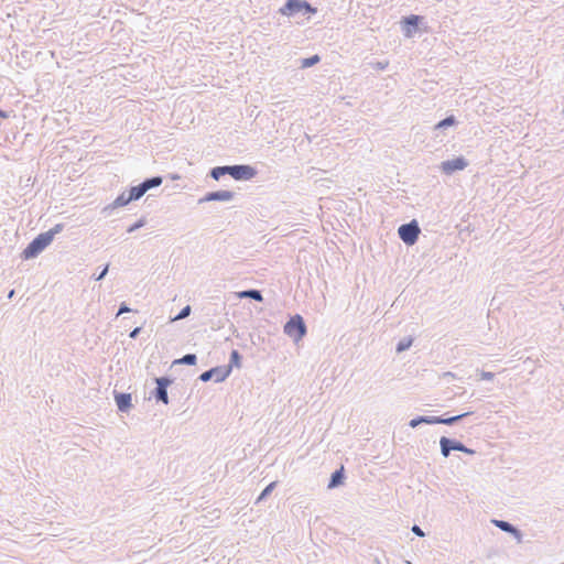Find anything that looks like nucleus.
Wrapping results in <instances>:
<instances>
[{"mask_svg":"<svg viewBox=\"0 0 564 564\" xmlns=\"http://www.w3.org/2000/svg\"><path fill=\"white\" fill-rule=\"evenodd\" d=\"M278 12L288 18H294L299 14L311 17L317 13V8L313 7L307 0H286Z\"/></svg>","mask_w":564,"mask_h":564,"instance_id":"1","label":"nucleus"},{"mask_svg":"<svg viewBox=\"0 0 564 564\" xmlns=\"http://www.w3.org/2000/svg\"><path fill=\"white\" fill-rule=\"evenodd\" d=\"M52 240L50 236L45 232L39 234L34 239H32L28 246L21 252L22 260H31L36 258L40 253H42L50 245Z\"/></svg>","mask_w":564,"mask_h":564,"instance_id":"2","label":"nucleus"},{"mask_svg":"<svg viewBox=\"0 0 564 564\" xmlns=\"http://www.w3.org/2000/svg\"><path fill=\"white\" fill-rule=\"evenodd\" d=\"M400 24L402 33L406 39L413 37L416 33L421 31L426 32L429 29L425 22V18L419 14H410L403 17Z\"/></svg>","mask_w":564,"mask_h":564,"instance_id":"3","label":"nucleus"},{"mask_svg":"<svg viewBox=\"0 0 564 564\" xmlns=\"http://www.w3.org/2000/svg\"><path fill=\"white\" fill-rule=\"evenodd\" d=\"M283 332L295 343L300 341L307 333L304 318L300 314L290 316L283 326Z\"/></svg>","mask_w":564,"mask_h":564,"instance_id":"4","label":"nucleus"},{"mask_svg":"<svg viewBox=\"0 0 564 564\" xmlns=\"http://www.w3.org/2000/svg\"><path fill=\"white\" fill-rule=\"evenodd\" d=\"M156 387L151 391L150 397L153 398L158 403L169 404L167 389L174 382V378L171 376L155 377L153 379Z\"/></svg>","mask_w":564,"mask_h":564,"instance_id":"5","label":"nucleus"},{"mask_svg":"<svg viewBox=\"0 0 564 564\" xmlns=\"http://www.w3.org/2000/svg\"><path fill=\"white\" fill-rule=\"evenodd\" d=\"M440 447L441 454L445 458L449 457L453 451L463 452L467 455L476 454L475 449L467 447L463 442L447 436H442L440 438Z\"/></svg>","mask_w":564,"mask_h":564,"instance_id":"6","label":"nucleus"},{"mask_svg":"<svg viewBox=\"0 0 564 564\" xmlns=\"http://www.w3.org/2000/svg\"><path fill=\"white\" fill-rule=\"evenodd\" d=\"M421 228L416 219L402 224L398 228L399 238L406 245L413 246L419 240Z\"/></svg>","mask_w":564,"mask_h":564,"instance_id":"7","label":"nucleus"},{"mask_svg":"<svg viewBox=\"0 0 564 564\" xmlns=\"http://www.w3.org/2000/svg\"><path fill=\"white\" fill-rule=\"evenodd\" d=\"M228 175L235 181H250L257 176L258 170L250 164L227 165Z\"/></svg>","mask_w":564,"mask_h":564,"instance_id":"8","label":"nucleus"},{"mask_svg":"<svg viewBox=\"0 0 564 564\" xmlns=\"http://www.w3.org/2000/svg\"><path fill=\"white\" fill-rule=\"evenodd\" d=\"M230 376V368H224V366H216L202 372L198 379L202 382H208L214 380L215 382H223Z\"/></svg>","mask_w":564,"mask_h":564,"instance_id":"9","label":"nucleus"},{"mask_svg":"<svg viewBox=\"0 0 564 564\" xmlns=\"http://www.w3.org/2000/svg\"><path fill=\"white\" fill-rule=\"evenodd\" d=\"M468 166V161L463 156H457L452 160L443 161L440 165V170L445 175H452L457 171H463Z\"/></svg>","mask_w":564,"mask_h":564,"instance_id":"10","label":"nucleus"},{"mask_svg":"<svg viewBox=\"0 0 564 564\" xmlns=\"http://www.w3.org/2000/svg\"><path fill=\"white\" fill-rule=\"evenodd\" d=\"M235 196L236 193L228 189L207 192L203 197L198 199V204L208 202H230L235 198Z\"/></svg>","mask_w":564,"mask_h":564,"instance_id":"11","label":"nucleus"},{"mask_svg":"<svg viewBox=\"0 0 564 564\" xmlns=\"http://www.w3.org/2000/svg\"><path fill=\"white\" fill-rule=\"evenodd\" d=\"M491 523L501 531L511 534L517 540L518 543L522 542V531L518 527L513 525L511 522L506 520L492 519Z\"/></svg>","mask_w":564,"mask_h":564,"instance_id":"12","label":"nucleus"},{"mask_svg":"<svg viewBox=\"0 0 564 564\" xmlns=\"http://www.w3.org/2000/svg\"><path fill=\"white\" fill-rule=\"evenodd\" d=\"M132 200L130 199V197L128 196V193L124 191L122 193H120L116 199L106 205L102 209H101V214L105 216V217H109L112 212L119 207H124L127 206L128 204H130Z\"/></svg>","mask_w":564,"mask_h":564,"instance_id":"13","label":"nucleus"},{"mask_svg":"<svg viewBox=\"0 0 564 564\" xmlns=\"http://www.w3.org/2000/svg\"><path fill=\"white\" fill-rule=\"evenodd\" d=\"M113 397L119 412L128 413L133 406L131 393L118 392L115 390Z\"/></svg>","mask_w":564,"mask_h":564,"instance_id":"14","label":"nucleus"},{"mask_svg":"<svg viewBox=\"0 0 564 564\" xmlns=\"http://www.w3.org/2000/svg\"><path fill=\"white\" fill-rule=\"evenodd\" d=\"M346 479V474L344 466H340L339 468L335 469L329 477L327 488L328 489H335L341 485H344V481Z\"/></svg>","mask_w":564,"mask_h":564,"instance_id":"15","label":"nucleus"},{"mask_svg":"<svg viewBox=\"0 0 564 564\" xmlns=\"http://www.w3.org/2000/svg\"><path fill=\"white\" fill-rule=\"evenodd\" d=\"M473 413H474L473 411H467V412H464V413H460L457 415H453V416H443V415L436 416L435 425L444 424V425L452 426V425L458 423L459 421H462L463 419L471 415Z\"/></svg>","mask_w":564,"mask_h":564,"instance_id":"16","label":"nucleus"},{"mask_svg":"<svg viewBox=\"0 0 564 564\" xmlns=\"http://www.w3.org/2000/svg\"><path fill=\"white\" fill-rule=\"evenodd\" d=\"M237 296L239 299H249V300H252V301H256L259 303L263 302L262 292L257 289H248V290L240 291V292H238Z\"/></svg>","mask_w":564,"mask_h":564,"instance_id":"17","label":"nucleus"},{"mask_svg":"<svg viewBox=\"0 0 564 564\" xmlns=\"http://www.w3.org/2000/svg\"><path fill=\"white\" fill-rule=\"evenodd\" d=\"M163 183V177L161 175H155L151 177L144 178L140 185L143 187L144 193L152 188L159 187Z\"/></svg>","mask_w":564,"mask_h":564,"instance_id":"18","label":"nucleus"},{"mask_svg":"<svg viewBox=\"0 0 564 564\" xmlns=\"http://www.w3.org/2000/svg\"><path fill=\"white\" fill-rule=\"evenodd\" d=\"M436 416L431 415H417L410 420L409 425L412 429L420 426L421 424L435 425Z\"/></svg>","mask_w":564,"mask_h":564,"instance_id":"19","label":"nucleus"},{"mask_svg":"<svg viewBox=\"0 0 564 564\" xmlns=\"http://www.w3.org/2000/svg\"><path fill=\"white\" fill-rule=\"evenodd\" d=\"M242 366V355L237 350L232 349L229 355V364L225 365L224 368H230V372L234 368H240Z\"/></svg>","mask_w":564,"mask_h":564,"instance_id":"20","label":"nucleus"},{"mask_svg":"<svg viewBox=\"0 0 564 564\" xmlns=\"http://www.w3.org/2000/svg\"><path fill=\"white\" fill-rule=\"evenodd\" d=\"M456 124H458L456 117L454 115H448L434 126V130H444Z\"/></svg>","mask_w":564,"mask_h":564,"instance_id":"21","label":"nucleus"},{"mask_svg":"<svg viewBox=\"0 0 564 564\" xmlns=\"http://www.w3.org/2000/svg\"><path fill=\"white\" fill-rule=\"evenodd\" d=\"M227 173V165H218L209 170L208 176L215 181H219L223 176L228 175Z\"/></svg>","mask_w":564,"mask_h":564,"instance_id":"22","label":"nucleus"},{"mask_svg":"<svg viewBox=\"0 0 564 564\" xmlns=\"http://www.w3.org/2000/svg\"><path fill=\"white\" fill-rule=\"evenodd\" d=\"M197 364V356L195 354H186L183 357L175 359L173 365H185V366H195Z\"/></svg>","mask_w":564,"mask_h":564,"instance_id":"23","label":"nucleus"},{"mask_svg":"<svg viewBox=\"0 0 564 564\" xmlns=\"http://www.w3.org/2000/svg\"><path fill=\"white\" fill-rule=\"evenodd\" d=\"M126 192L132 202L140 199L145 194L140 184L130 186Z\"/></svg>","mask_w":564,"mask_h":564,"instance_id":"24","label":"nucleus"},{"mask_svg":"<svg viewBox=\"0 0 564 564\" xmlns=\"http://www.w3.org/2000/svg\"><path fill=\"white\" fill-rule=\"evenodd\" d=\"M413 341H414V338L412 336H406V337L401 338L395 346V351L398 354H401V352L410 349Z\"/></svg>","mask_w":564,"mask_h":564,"instance_id":"25","label":"nucleus"},{"mask_svg":"<svg viewBox=\"0 0 564 564\" xmlns=\"http://www.w3.org/2000/svg\"><path fill=\"white\" fill-rule=\"evenodd\" d=\"M321 62V56L318 54H314L310 57H305L301 59L300 67L301 68H310Z\"/></svg>","mask_w":564,"mask_h":564,"instance_id":"26","label":"nucleus"},{"mask_svg":"<svg viewBox=\"0 0 564 564\" xmlns=\"http://www.w3.org/2000/svg\"><path fill=\"white\" fill-rule=\"evenodd\" d=\"M276 481H271L269 485H267L263 490L260 492V495L258 496L256 502L259 503L263 500H265L270 495L271 492L274 490V488L276 487Z\"/></svg>","mask_w":564,"mask_h":564,"instance_id":"27","label":"nucleus"},{"mask_svg":"<svg viewBox=\"0 0 564 564\" xmlns=\"http://www.w3.org/2000/svg\"><path fill=\"white\" fill-rule=\"evenodd\" d=\"M64 227H65V225L59 223V224L54 225L51 229H48L47 231H44V232L47 234V236H50V239L53 241L55 236L64 230Z\"/></svg>","mask_w":564,"mask_h":564,"instance_id":"28","label":"nucleus"},{"mask_svg":"<svg viewBox=\"0 0 564 564\" xmlns=\"http://www.w3.org/2000/svg\"><path fill=\"white\" fill-rule=\"evenodd\" d=\"M145 225H147V218L141 217L140 219H138L135 223H133L132 225H130L127 228V232L132 234V232L137 231L138 229L144 227Z\"/></svg>","mask_w":564,"mask_h":564,"instance_id":"29","label":"nucleus"},{"mask_svg":"<svg viewBox=\"0 0 564 564\" xmlns=\"http://www.w3.org/2000/svg\"><path fill=\"white\" fill-rule=\"evenodd\" d=\"M192 313V307L189 305H185L181 308V311L177 313V315L173 318V321H181L188 317Z\"/></svg>","mask_w":564,"mask_h":564,"instance_id":"30","label":"nucleus"},{"mask_svg":"<svg viewBox=\"0 0 564 564\" xmlns=\"http://www.w3.org/2000/svg\"><path fill=\"white\" fill-rule=\"evenodd\" d=\"M108 271H109V264L104 265V268H101V270L97 274H95V280L96 281L104 280L105 276L107 275Z\"/></svg>","mask_w":564,"mask_h":564,"instance_id":"31","label":"nucleus"},{"mask_svg":"<svg viewBox=\"0 0 564 564\" xmlns=\"http://www.w3.org/2000/svg\"><path fill=\"white\" fill-rule=\"evenodd\" d=\"M372 68L376 69V70H384L388 65H389V62L388 61H378L376 63H372Z\"/></svg>","mask_w":564,"mask_h":564,"instance_id":"32","label":"nucleus"},{"mask_svg":"<svg viewBox=\"0 0 564 564\" xmlns=\"http://www.w3.org/2000/svg\"><path fill=\"white\" fill-rule=\"evenodd\" d=\"M479 379L480 380H486V381H489V380H492L495 378V373L494 372H490V371H480L479 373Z\"/></svg>","mask_w":564,"mask_h":564,"instance_id":"33","label":"nucleus"},{"mask_svg":"<svg viewBox=\"0 0 564 564\" xmlns=\"http://www.w3.org/2000/svg\"><path fill=\"white\" fill-rule=\"evenodd\" d=\"M129 312H132V310L128 306V304L126 302H122L119 305V310L117 312V316L121 315V314H124V313H129Z\"/></svg>","mask_w":564,"mask_h":564,"instance_id":"34","label":"nucleus"},{"mask_svg":"<svg viewBox=\"0 0 564 564\" xmlns=\"http://www.w3.org/2000/svg\"><path fill=\"white\" fill-rule=\"evenodd\" d=\"M411 531H412L415 535H417V536H420V538L425 536V532H424V531L422 530V528H421L420 525H417V524H413V527L411 528Z\"/></svg>","mask_w":564,"mask_h":564,"instance_id":"35","label":"nucleus"},{"mask_svg":"<svg viewBox=\"0 0 564 564\" xmlns=\"http://www.w3.org/2000/svg\"><path fill=\"white\" fill-rule=\"evenodd\" d=\"M141 330H142V327H140V326L134 327V328L129 333V337H130L131 339H135V338L140 335Z\"/></svg>","mask_w":564,"mask_h":564,"instance_id":"36","label":"nucleus"},{"mask_svg":"<svg viewBox=\"0 0 564 564\" xmlns=\"http://www.w3.org/2000/svg\"><path fill=\"white\" fill-rule=\"evenodd\" d=\"M9 117H10V113L0 108V119H8Z\"/></svg>","mask_w":564,"mask_h":564,"instance_id":"37","label":"nucleus"},{"mask_svg":"<svg viewBox=\"0 0 564 564\" xmlns=\"http://www.w3.org/2000/svg\"><path fill=\"white\" fill-rule=\"evenodd\" d=\"M443 377H444L445 379H448V378H454V377H455V375H454V373H452V372H444Z\"/></svg>","mask_w":564,"mask_h":564,"instance_id":"38","label":"nucleus"},{"mask_svg":"<svg viewBox=\"0 0 564 564\" xmlns=\"http://www.w3.org/2000/svg\"><path fill=\"white\" fill-rule=\"evenodd\" d=\"M13 295H14V290H11V291L9 292V294H8V297H9V299H12V296H13Z\"/></svg>","mask_w":564,"mask_h":564,"instance_id":"39","label":"nucleus"},{"mask_svg":"<svg viewBox=\"0 0 564 564\" xmlns=\"http://www.w3.org/2000/svg\"><path fill=\"white\" fill-rule=\"evenodd\" d=\"M408 564H412L411 562H408Z\"/></svg>","mask_w":564,"mask_h":564,"instance_id":"40","label":"nucleus"},{"mask_svg":"<svg viewBox=\"0 0 564 564\" xmlns=\"http://www.w3.org/2000/svg\"><path fill=\"white\" fill-rule=\"evenodd\" d=\"M563 311H564V305H563Z\"/></svg>","mask_w":564,"mask_h":564,"instance_id":"41","label":"nucleus"}]
</instances>
